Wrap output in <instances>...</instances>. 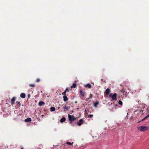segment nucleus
Returning <instances> with one entry per match:
<instances>
[{
    "mask_svg": "<svg viewBox=\"0 0 149 149\" xmlns=\"http://www.w3.org/2000/svg\"><path fill=\"white\" fill-rule=\"evenodd\" d=\"M50 111H54L55 110V108L54 107H51L50 109Z\"/></svg>",
    "mask_w": 149,
    "mask_h": 149,
    "instance_id": "nucleus-18",
    "label": "nucleus"
},
{
    "mask_svg": "<svg viewBox=\"0 0 149 149\" xmlns=\"http://www.w3.org/2000/svg\"><path fill=\"white\" fill-rule=\"evenodd\" d=\"M149 116V115H147V116L145 117L144 118H143V119L142 120V121H143L144 120H145L147 118L148 116Z\"/></svg>",
    "mask_w": 149,
    "mask_h": 149,
    "instance_id": "nucleus-22",
    "label": "nucleus"
},
{
    "mask_svg": "<svg viewBox=\"0 0 149 149\" xmlns=\"http://www.w3.org/2000/svg\"><path fill=\"white\" fill-rule=\"evenodd\" d=\"M16 98L15 97H13V98L11 100V104L13 105L15 104V100Z\"/></svg>",
    "mask_w": 149,
    "mask_h": 149,
    "instance_id": "nucleus-6",
    "label": "nucleus"
},
{
    "mask_svg": "<svg viewBox=\"0 0 149 149\" xmlns=\"http://www.w3.org/2000/svg\"><path fill=\"white\" fill-rule=\"evenodd\" d=\"M16 103H17L18 104H19V106H20V102H16Z\"/></svg>",
    "mask_w": 149,
    "mask_h": 149,
    "instance_id": "nucleus-27",
    "label": "nucleus"
},
{
    "mask_svg": "<svg viewBox=\"0 0 149 149\" xmlns=\"http://www.w3.org/2000/svg\"><path fill=\"white\" fill-rule=\"evenodd\" d=\"M21 149H23V147Z\"/></svg>",
    "mask_w": 149,
    "mask_h": 149,
    "instance_id": "nucleus-29",
    "label": "nucleus"
},
{
    "mask_svg": "<svg viewBox=\"0 0 149 149\" xmlns=\"http://www.w3.org/2000/svg\"><path fill=\"white\" fill-rule=\"evenodd\" d=\"M63 100L64 101L66 102L68 100V98L66 96H63Z\"/></svg>",
    "mask_w": 149,
    "mask_h": 149,
    "instance_id": "nucleus-8",
    "label": "nucleus"
},
{
    "mask_svg": "<svg viewBox=\"0 0 149 149\" xmlns=\"http://www.w3.org/2000/svg\"><path fill=\"white\" fill-rule=\"evenodd\" d=\"M99 104V102L97 101L94 104V106L95 107H97V105Z\"/></svg>",
    "mask_w": 149,
    "mask_h": 149,
    "instance_id": "nucleus-15",
    "label": "nucleus"
},
{
    "mask_svg": "<svg viewBox=\"0 0 149 149\" xmlns=\"http://www.w3.org/2000/svg\"><path fill=\"white\" fill-rule=\"evenodd\" d=\"M25 121L26 122H31V119L30 118H29L25 120Z\"/></svg>",
    "mask_w": 149,
    "mask_h": 149,
    "instance_id": "nucleus-11",
    "label": "nucleus"
},
{
    "mask_svg": "<svg viewBox=\"0 0 149 149\" xmlns=\"http://www.w3.org/2000/svg\"><path fill=\"white\" fill-rule=\"evenodd\" d=\"M118 103L120 105H122L123 104V102L121 100H119L118 102Z\"/></svg>",
    "mask_w": 149,
    "mask_h": 149,
    "instance_id": "nucleus-19",
    "label": "nucleus"
},
{
    "mask_svg": "<svg viewBox=\"0 0 149 149\" xmlns=\"http://www.w3.org/2000/svg\"><path fill=\"white\" fill-rule=\"evenodd\" d=\"M68 91H69V89H68V88H67L65 90V91L66 92Z\"/></svg>",
    "mask_w": 149,
    "mask_h": 149,
    "instance_id": "nucleus-26",
    "label": "nucleus"
},
{
    "mask_svg": "<svg viewBox=\"0 0 149 149\" xmlns=\"http://www.w3.org/2000/svg\"><path fill=\"white\" fill-rule=\"evenodd\" d=\"M29 86L30 87H34L35 86V84H30L29 85Z\"/></svg>",
    "mask_w": 149,
    "mask_h": 149,
    "instance_id": "nucleus-20",
    "label": "nucleus"
},
{
    "mask_svg": "<svg viewBox=\"0 0 149 149\" xmlns=\"http://www.w3.org/2000/svg\"><path fill=\"white\" fill-rule=\"evenodd\" d=\"M73 143V142L71 143V142H66V144L67 145H70V146L72 145Z\"/></svg>",
    "mask_w": 149,
    "mask_h": 149,
    "instance_id": "nucleus-16",
    "label": "nucleus"
},
{
    "mask_svg": "<svg viewBox=\"0 0 149 149\" xmlns=\"http://www.w3.org/2000/svg\"><path fill=\"white\" fill-rule=\"evenodd\" d=\"M149 127L145 126H142L137 127L138 130L142 132H144L148 129Z\"/></svg>",
    "mask_w": 149,
    "mask_h": 149,
    "instance_id": "nucleus-1",
    "label": "nucleus"
},
{
    "mask_svg": "<svg viewBox=\"0 0 149 149\" xmlns=\"http://www.w3.org/2000/svg\"><path fill=\"white\" fill-rule=\"evenodd\" d=\"M40 81V79H37L36 80V82H39V81Z\"/></svg>",
    "mask_w": 149,
    "mask_h": 149,
    "instance_id": "nucleus-25",
    "label": "nucleus"
},
{
    "mask_svg": "<svg viewBox=\"0 0 149 149\" xmlns=\"http://www.w3.org/2000/svg\"><path fill=\"white\" fill-rule=\"evenodd\" d=\"M30 94H29V95H28V97H30Z\"/></svg>",
    "mask_w": 149,
    "mask_h": 149,
    "instance_id": "nucleus-28",
    "label": "nucleus"
},
{
    "mask_svg": "<svg viewBox=\"0 0 149 149\" xmlns=\"http://www.w3.org/2000/svg\"><path fill=\"white\" fill-rule=\"evenodd\" d=\"M44 104L45 102L43 101H40L38 103V105L39 106H42Z\"/></svg>",
    "mask_w": 149,
    "mask_h": 149,
    "instance_id": "nucleus-9",
    "label": "nucleus"
},
{
    "mask_svg": "<svg viewBox=\"0 0 149 149\" xmlns=\"http://www.w3.org/2000/svg\"><path fill=\"white\" fill-rule=\"evenodd\" d=\"M80 93L81 96L83 97L86 94L85 92L82 91L81 90H80Z\"/></svg>",
    "mask_w": 149,
    "mask_h": 149,
    "instance_id": "nucleus-5",
    "label": "nucleus"
},
{
    "mask_svg": "<svg viewBox=\"0 0 149 149\" xmlns=\"http://www.w3.org/2000/svg\"><path fill=\"white\" fill-rule=\"evenodd\" d=\"M109 96H111V98L112 100H116V96L117 94L116 93L113 94V95H112V94H110L109 95Z\"/></svg>",
    "mask_w": 149,
    "mask_h": 149,
    "instance_id": "nucleus-2",
    "label": "nucleus"
},
{
    "mask_svg": "<svg viewBox=\"0 0 149 149\" xmlns=\"http://www.w3.org/2000/svg\"><path fill=\"white\" fill-rule=\"evenodd\" d=\"M101 80H102V81H103V79H101Z\"/></svg>",
    "mask_w": 149,
    "mask_h": 149,
    "instance_id": "nucleus-30",
    "label": "nucleus"
},
{
    "mask_svg": "<svg viewBox=\"0 0 149 149\" xmlns=\"http://www.w3.org/2000/svg\"><path fill=\"white\" fill-rule=\"evenodd\" d=\"M117 106V105H116V106Z\"/></svg>",
    "mask_w": 149,
    "mask_h": 149,
    "instance_id": "nucleus-31",
    "label": "nucleus"
},
{
    "mask_svg": "<svg viewBox=\"0 0 149 149\" xmlns=\"http://www.w3.org/2000/svg\"><path fill=\"white\" fill-rule=\"evenodd\" d=\"M148 98L149 99V96H148Z\"/></svg>",
    "mask_w": 149,
    "mask_h": 149,
    "instance_id": "nucleus-32",
    "label": "nucleus"
},
{
    "mask_svg": "<svg viewBox=\"0 0 149 149\" xmlns=\"http://www.w3.org/2000/svg\"><path fill=\"white\" fill-rule=\"evenodd\" d=\"M68 118L69 120L71 121H74L76 120L75 117L73 115H68Z\"/></svg>",
    "mask_w": 149,
    "mask_h": 149,
    "instance_id": "nucleus-3",
    "label": "nucleus"
},
{
    "mask_svg": "<svg viewBox=\"0 0 149 149\" xmlns=\"http://www.w3.org/2000/svg\"><path fill=\"white\" fill-rule=\"evenodd\" d=\"M76 86V84H73L72 86H71V88H75Z\"/></svg>",
    "mask_w": 149,
    "mask_h": 149,
    "instance_id": "nucleus-17",
    "label": "nucleus"
},
{
    "mask_svg": "<svg viewBox=\"0 0 149 149\" xmlns=\"http://www.w3.org/2000/svg\"><path fill=\"white\" fill-rule=\"evenodd\" d=\"M92 95L91 94H90V95L88 99H91L92 98Z\"/></svg>",
    "mask_w": 149,
    "mask_h": 149,
    "instance_id": "nucleus-24",
    "label": "nucleus"
},
{
    "mask_svg": "<svg viewBox=\"0 0 149 149\" xmlns=\"http://www.w3.org/2000/svg\"><path fill=\"white\" fill-rule=\"evenodd\" d=\"M66 119L65 117H63L60 120V122L61 123H63L65 121Z\"/></svg>",
    "mask_w": 149,
    "mask_h": 149,
    "instance_id": "nucleus-13",
    "label": "nucleus"
},
{
    "mask_svg": "<svg viewBox=\"0 0 149 149\" xmlns=\"http://www.w3.org/2000/svg\"><path fill=\"white\" fill-rule=\"evenodd\" d=\"M70 107H66L65 106L63 107V108L65 110V111L66 110H68L69 109Z\"/></svg>",
    "mask_w": 149,
    "mask_h": 149,
    "instance_id": "nucleus-12",
    "label": "nucleus"
},
{
    "mask_svg": "<svg viewBox=\"0 0 149 149\" xmlns=\"http://www.w3.org/2000/svg\"><path fill=\"white\" fill-rule=\"evenodd\" d=\"M83 121V120L82 119H80L79 120V122H78L77 123V125L79 126H81L82 124Z\"/></svg>",
    "mask_w": 149,
    "mask_h": 149,
    "instance_id": "nucleus-4",
    "label": "nucleus"
},
{
    "mask_svg": "<svg viewBox=\"0 0 149 149\" xmlns=\"http://www.w3.org/2000/svg\"><path fill=\"white\" fill-rule=\"evenodd\" d=\"M85 86L86 87H88L89 88H91V85L90 84H88Z\"/></svg>",
    "mask_w": 149,
    "mask_h": 149,
    "instance_id": "nucleus-10",
    "label": "nucleus"
},
{
    "mask_svg": "<svg viewBox=\"0 0 149 149\" xmlns=\"http://www.w3.org/2000/svg\"><path fill=\"white\" fill-rule=\"evenodd\" d=\"M93 116V115L90 114L88 115V117L90 118L92 117Z\"/></svg>",
    "mask_w": 149,
    "mask_h": 149,
    "instance_id": "nucleus-23",
    "label": "nucleus"
},
{
    "mask_svg": "<svg viewBox=\"0 0 149 149\" xmlns=\"http://www.w3.org/2000/svg\"><path fill=\"white\" fill-rule=\"evenodd\" d=\"M110 92V90L109 88H107L106 90V93L107 95H108L109 94Z\"/></svg>",
    "mask_w": 149,
    "mask_h": 149,
    "instance_id": "nucleus-14",
    "label": "nucleus"
},
{
    "mask_svg": "<svg viewBox=\"0 0 149 149\" xmlns=\"http://www.w3.org/2000/svg\"><path fill=\"white\" fill-rule=\"evenodd\" d=\"M66 92L65 91H64L62 93V95L63 96H65Z\"/></svg>",
    "mask_w": 149,
    "mask_h": 149,
    "instance_id": "nucleus-21",
    "label": "nucleus"
},
{
    "mask_svg": "<svg viewBox=\"0 0 149 149\" xmlns=\"http://www.w3.org/2000/svg\"><path fill=\"white\" fill-rule=\"evenodd\" d=\"M20 96L22 98H24L26 97V95L24 93H22L20 94Z\"/></svg>",
    "mask_w": 149,
    "mask_h": 149,
    "instance_id": "nucleus-7",
    "label": "nucleus"
}]
</instances>
